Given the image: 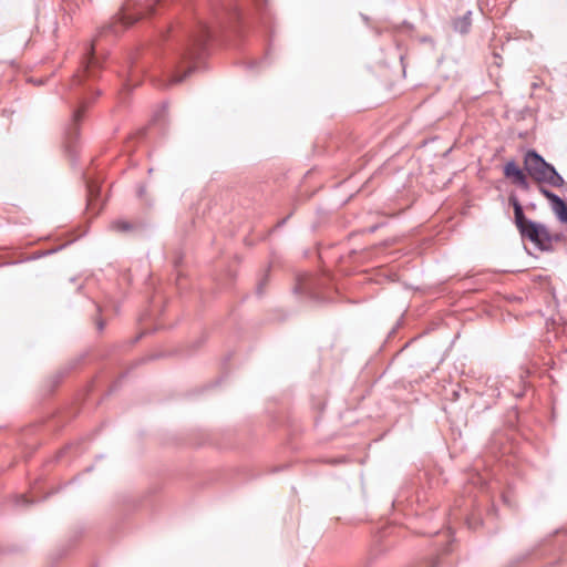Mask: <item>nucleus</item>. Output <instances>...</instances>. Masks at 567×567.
Segmentation results:
<instances>
[{"label":"nucleus","mask_w":567,"mask_h":567,"mask_svg":"<svg viewBox=\"0 0 567 567\" xmlns=\"http://www.w3.org/2000/svg\"><path fill=\"white\" fill-rule=\"evenodd\" d=\"M243 21V12L236 3L219 4L214 13V27L195 19L189 24L176 23L161 31L158 47L167 63L166 79L159 85L182 82L195 71L194 62L205 55L208 41L215 33L226 30L238 32Z\"/></svg>","instance_id":"1"},{"label":"nucleus","mask_w":567,"mask_h":567,"mask_svg":"<svg viewBox=\"0 0 567 567\" xmlns=\"http://www.w3.org/2000/svg\"><path fill=\"white\" fill-rule=\"evenodd\" d=\"M104 327H105V322L101 318H99L96 320V328H97V330L99 331H103Z\"/></svg>","instance_id":"19"},{"label":"nucleus","mask_w":567,"mask_h":567,"mask_svg":"<svg viewBox=\"0 0 567 567\" xmlns=\"http://www.w3.org/2000/svg\"><path fill=\"white\" fill-rule=\"evenodd\" d=\"M87 205L92 206L93 202L100 196V186L92 179H86Z\"/></svg>","instance_id":"8"},{"label":"nucleus","mask_w":567,"mask_h":567,"mask_svg":"<svg viewBox=\"0 0 567 567\" xmlns=\"http://www.w3.org/2000/svg\"><path fill=\"white\" fill-rule=\"evenodd\" d=\"M166 110H167V104L164 103L162 109L155 114L154 116V122H158L161 121L162 118H164L165 116V113H166Z\"/></svg>","instance_id":"15"},{"label":"nucleus","mask_w":567,"mask_h":567,"mask_svg":"<svg viewBox=\"0 0 567 567\" xmlns=\"http://www.w3.org/2000/svg\"><path fill=\"white\" fill-rule=\"evenodd\" d=\"M63 6L69 13H75L80 8L76 0H63Z\"/></svg>","instance_id":"11"},{"label":"nucleus","mask_w":567,"mask_h":567,"mask_svg":"<svg viewBox=\"0 0 567 567\" xmlns=\"http://www.w3.org/2000/svg\"><path fill=\"white\" fill-rule=\"evenodd\" d=\"M267 281H268V275H265V277L258 282L257 288H256V293L258 296L264 295V288L267 285Z\"/></svg>","instance_id":"14"},{"label":"nucleus","mask_w":567,"mask_h":567,"mask_svg":"<svg viewBox=\"0 0 567 567\" xmlns=\"http://www.w3.org/2000/svg\"><path fill=\"white\" fill-rule=\"evenodd\" d=\"M14 501L18 506H27L34 502L33 499H29L25 495L16 496Z\"/></svg>","instance_id":"13"},{"label":"nucleus","mask_w":567,"mask_h":567,"mask_svg":"<svg viewBox=\"0 0 567 567\" xmlns=\"http://www.w3.org/2000/svg\"><path fill=\"white\" fill-rule=\"evenodd\" d=\"M127 69H128L127 75H126V79L124 80L123 85L125 86L126 90L130 91L135 85L133 83V76L136 73L144 71V66H138L137 61L133 58H130V60L127 61Z\"/></svg>","instance_id":"7"},{"label":"nucleus","mask_w":567,"mask_h":567,"mask_svg":"<svg viewBox=\"0 0 567 567\" xmlns=\"http://www.w3.org/2000/svg\"><path fill=\"white\" fill-rule=\"evenodd\" d=\"M307 289L308 288L306 287V285L301 280H299V282L293 288V291H295V293H300V292L306 291Z\"/></svg>","instance_id":"16"},{"label":"nucleus","mask_w":567,"mask_h":567,"mask_svg":"<svg viewBox=\"0 0 567 567\" xmlns=\"http://www.w3.org/2000/svg\"><path fill=\"white\" fill-rule=\"evenodd\" d=\"M504 175L506 178L512 179V183L523 190H529V182L524 171L516 164L515 161H509L504 166Z\"/></svg>","instance_id":"5"},{"label":"nucleus","mask_w":567,"mask_h":567,"mask_svg":"<svg viewBox=\"0 0 567 567\" xmlns=\"http://www.w3.org/2000/svg\"><path fill=\"white\" fill-rule=\"evenodd\" d=\"M524 169L538 183L551 187H561L565 184L563 176L535 150H528L524 156Z\"/></svg>","instance_id":"3"},{"label":"nucleus","mask_w":567,"mask_h":567,"mask_svg":"<svg viewBox=\"0 0 567 567\" xmlns=\"http://www.w3.org/2000/svg\"><path fill=\"white\" fill-rule=\"evenodd\" d=\"M472 11L465 12L462 17H458L453 20V29L454 31L466 34L468 33L472 25Z\"/></svg>","instance_id":"6"},{"label":"nucleus","mask_w":567,"mask_h":567,"mask_svg":"<svg viewBox=\"0 0 567 567\" xmlns=\"http://www.w3.org/2000/svg\"><path fill=\"white\" fill-rule=\"evenodd\" d=\"M35 84H42L43 81L42 80H38V81H34Z\"/></svg>","instance_id":"23"},{"label":"nucleus","mask_w":567,"mask_h":567,"mask_svg":"<svg viewBox=\"0 0 567 567\" xmlns=\"http://www.w3.org/2000/svg\"><path fill=\"white\" fill-rule=\"evenodd\" d=\"M539 193L549 200L550 208L557 219L563 224H567V203L557 194L543 186L539 187Z\"/></svg>","instance_id":"4"},{"label":"nucleus","mask_w":567,"mask_h":567,"mask_svg":"<svg viewBox=\"0 0 567 567\" xmlns=\"http://www.w3.org/2000/svg\"><path fill=\"white\" fill-rule=\"evenodd\" d=\"M508 203L514 209V221L523 238L532 241L540 250H551L553 236L544 224L528 219L517 196L512 193Z\"/></svg>","instance_id":"2"},{"label":"nucleus","mask_w":567,"mask_h":567,"mask_svg":"<svg viewBox=\"0 0 567 567\" xmlns=\"http://www.w3.org/2000/svg\"><path fill=\"white\" fill-rule=\"evenodd\" d=\"M260 63H261V61L251 60V61H249L247 63V68L248 69H256Z\"/></svg>","instance_id":"17"},{"label":"nucleus","mask_w":567,"mask_h":567,"mask_svg":"<svg viewBox=\"0 0 567 567\" xmlns=\"http://www.w3.org/2000/svg\"><path fill=\"white\" fill-rule=\"evenodd\" d=\"M442 537L445 539V543H444L443 547L440 550L443 554H447L451 550V545H452V542H453L451 533L447 532V533L443 534Z\"/></svg>","instance_id":"12"},{"label":"nucleus","mask_w":567,"mask_h":567,"mask_svg":"<svg viewBox=\"0 0 567 567\" xmlns=\"http://www.w3.org/2000/svg\"><path fill=\"white\" fill-rule=\"evenodd\" d=\"M377 229H378V226H372V227H370L369 231L374 233Z\"/></svg>","instance_id":"22"},{"label":"nucleus","mask_w":567,"mask_h":567,"mask_svg":"<svg viewBox=\"0 0 567 567\" xmlns=\"http://www.w3.org/2000/svg\"><path fill=\"white\" fill-rule=\"evenodd\" d=\"M551 236H553V241H554V240H555V241L560 240V235H558V234H557V235H551Z\"/></svg>","instance_id":"21"},{"label":"nucleus","mask_w":567,"mask_h":567,"mask_svg":"<svg viewBox=\"0 0 567 567\" xmlns=\"http://www.w3.org/2000/svg\"><path fill=\"white\" fill-rule=\"evenodd\" d=\"M112 228L116 231L126 233L133 229V225L126 220H115L112 223Z\"/></svg>","instance_id":"9"},{"label":"nucleus","mask_w":567,"mask_h":567,"mask_svg":"<svg viewBox=\"0 0 567 567\" xmlns=\"http://www.w3.org/2000/svg\"><path fill=\"white\" fill-rule=\"evenodd\" d=\"M146 193V187L144 185H140L138 188H137V196L140 198H143V196L145 195Z\"/></svg>","instance_id":"18"},{"label":"nucleus","mask_w":567,"mask_h":567,"mask_svg":"<svg viewBox=\"0 0 567 567\" xmlns=\"http://www.w3.org/2000/svg\"><path fill=\"white\" fill-rule=\"evenodd\" d=\"M466 524L470 529H476L482 524V522L476 514H472L466 518Z\"/></svg>","instance_id":"10"},{"label":"nucleus","mask_w":567,"mask_h":567,"mask_svg":"<svg viewBox=\"0 0 567 567\" xmlns=\"http://www.w3.org/2000/svg\"><path fill=\"white\" fill-rule=\"evenodd\" d=\"M288 217L281 219L278 224H277V227H281L282 225H285V223L287 221Z\"/></svg>","instance_id":"20"}]
</instances>
